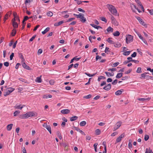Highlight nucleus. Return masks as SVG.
Here are the masks:
<instances>
[{
    "label": "nucleus",
    "instance_id": "nucleus-57",
    "mask_svg": "<svg viewBox=\"0 0 153 153\" xmlns=\"http://www.w3.org/2000/svg\"><path fill=\"white\" fill-rule=\"evenodd\" d=\"M17 41H16L13 44V48L14 49L15 48L16 44H17Z\"/></svg>",
    "mask_w": 153,
    "mask_h": 153
},
{
    "label": "nucleus",
    "instance_id": "nucleus-42",
    "mask_svg": "<svg viewBox=\"0 0 153 153\" xmlns=\"http://www.w3.org/2000/svg\"><path fill=\"white\" fill-rule=\"evenodd\" d=\"M100 19H101V20L103 21H104V22H105V23H106L107 22V20L106 19H105V18L104 17H101V18H100Z\"/></svg>",
    "mask_w": 153,
    "mask_h": 153
},
{
    "label": "nucleus",
    "instance_id": "nucleus-59",
    "mask_svg": "<svg viewBox=\"0 0 153 153\" xmlns=\"http://www.w3.org/2000/svg\"><path fill=\"white\" fill-rule=\"evenodd\" d=\"M119 64V62H117L114 63L113 64V67H115L117 66Z\"/></svg>",
    "mask_w": 153,
    "mask_h": 153
},
{
    "label": "nucleus",
    "instance_id": "nucleus-55",
    "mask_svg": "<svg viewBox=\"0 0 153 153\" xmlns=\"http://www.w3.org/2000/svg\"><path fill=\"white\" fill-rule=\"evenodd\" d=\"M8 14L7 13L4 17V23L5 22L6 20L7 19V16H8Z\"/></svg>",
    "mask_w": 153,
    "mask_h": 153
},
{
    "label": "nucleus",
    "instance_id": "nucleus-37",
    "mask_svg": "<svg viewBox=\"0 0 153 153\" xmlns=\"http://www.w3.org/2000/svg\"><path fill=\"white\" fill-rule=\"evenodd\" d=\"M130 52L131 51H126L123 53V55L125 56H127L129 55L130 54Z\"/></svg>",
    "mask_w": 153,
    "mask_h": 153
},
{
    "label": "nucleus",
    "instance_id": "nucleus-49",
    "mask_svg": "<svg viewBox=\"0 0 153 153\" xmlns=\"http://www.w3.org/2000/svg\"><path fill=\"white\" fill-rule=\"evenodd\" d=\"M14 53H11V54L10 55V60H12V59H13V57L14 56Z\"/></svg>",
    "mask_w": 153,
    "mask_h": 153
},
{
    "label": "nucleus",
    "instance_id": "nucleus-1",
    "mask_svg": "<svg viewBox=\"0 0 153 153\" xmlns=\"http://www.w3.org/2000/svg\"><path fill=\"white\" fill-rule=\"evenodd\" d=\"M15 90L14 88H8L6 89V92L4 94V95L5 97L9 95Z\"/></svg>",
    "mask_w": 153,
    "mask_h": 153
},
{
    "label": "nucleus",
    "instance_id": "nucleus-19",
    "mask_svg": "<svg viewBox=\"0 0 153 153\" xmlns=\"http://www.w3.org/2000/svg\"><path fill=\"white\" fill-rule=\"evenodd\" d=\"M105 73L106 74V76L108 77H109V76H113L114 75V73H110L108 72H105Z\"/></svg>",
    "mask_w": 153,
    "mask_h": 153
},
{
    "label": "nucleus",
    "instance_id": "nucleus-6",
    "mask_svg": "<svg viewBox=\"0 0 153 153\" xmlns=\"http://www.w3.org/2000/svg\"><path fill=\"white\" fill-rule=\"evenodd\" d=\"M22 66L24 68L26 69L29 70H32L27 65L25 62H24L22 64Z\"/></svg>",
    "mask_w": 153,
    "mask_h": 153
},
{
    "label": "nucleus",
    "instance_id": "nucleus-9",
    "mask_svg": "<svg viewBox=\"0 0 153 153\" xmlns=\"http://www.w3.org/2000/svg\"><path fill=\"white\" fill-rule=\"evenodd\" d=\"M70 111L68 109H65L62 110L61 111V112L63 114H65L69 113L70 112Z\"/></svg>",
    "mask_w": 153,
    "mask_h": 153
},
{
    "label": "nucleus",
    "instance_id": "nucleus-40",
    "mask_svg": "<svg viewBox=\"0 0 153 153\" xmlns=\"http://www.w3.org/2000/svg\"><path fill=\"white\" fill-rule=\"evenodd\" d=\"M111 22L113 24H114L117 26L118 25V23L115 19L113 21H112Z\"/></svg>",
    "mask_w": 153,
    "mask_h": 153
},
{
    "label": "nucleus",
    "instance_id": "nucleus-35",
    "mask_svg": "<svg viewBox=\"0 0 153 153\" xmlns=\"http://www.w3.org/2000/svg\"><path fill=\"white\" fill-rule=\"evenodd\" d=\"M74 128L77 131L79 132L80 133H82V131L79 129L78 127L74 126Z\"/></svg>",
    "mask_w": 153,
    "mask_h": 153
},
{
    "label": "nucleus",
    "instance_id": "nucleus-2",
    "mask_svg": "<svg viewBox=\"0 0 153 153\" xmlns=\"http://www.w3.org/2000/svg\"><path fill=\"white\" fill-rule=\"evenodd\" d=\"M133 40V36L131 35H128L126 38V42L128 44Z\"/></svg>",
    "mask_w": 153,
    "mask_h": 153
},
{
    "label": "nucleus",
    "instance_id": "nucleus-20",
    "mask_svg": "<svg viewBox=\"0 0 153 153\" xmlns=\"http://www.w3.org/2000/svg\"><path fill=\"white\" fill-rule=\"evenodd\" d=\"M50 29V28L49 27H47L43 31H42V33L43 34H45L49 31Z\"/></svg>",
    "mask_w": 153,
    "mask_h": 153
},
{
    "label": "nucleus",
    "instance_id": "nucleus-34",
    "mask_svg": "<svg viewBox=\"0 0 153 153\" xmlns=\"http://www.w3.org/2000/svg\"><path fill=\"white\" fill-rule=\"evenodd\" d=\"M86 124V122L85 121H82L80 123V125L81 126H85Z\"/></svg>",
    "mask_w": 153,
    "mask_h": 153
},
{
    "label": "nucleus",
    "instance_id": "nucleus-39",
    "mask_svg": "<svg viewBox=\"0 0 153 153\" xmlns=\"http://www.w3.org/2000/svg\"><path fill=\"white\" fill-rule=\"evenodd\" d=\"M105 79V77L102 76H100L98 77L97 80L98 81H100L101 79Z\"/></svg>",
    "mask_w": 153,
    "mask_h": 153
},
{
    "label": "nucleus",
    "instance_id": "nucleus-44",
    "mask_svg": "<svg viewBox=\"0 0 153 153\" xmlns=\"http://www.w3.org/2000/svg\"><path fill=\"white\" fill-rule=\"evenodd\" d=\"M29 19V18L27 16H25L23 19L22 22H25L27 20Z\"/></svg>",
    "mask_w": 153,
    "mask_h": 153
},
{
    "label": "nucleus",
    "instance_id": "nucleus-33",
    "mask_svg": "<svg viewBox=\"0 0 153 153\" xmlns=\"http://www.w3.org/2000/svg\"><path fill=\"white\" fill-rule=\"evenodd\" d=\"M85 74L87 75L88 76H89V77H91V76H94L96 74H97V73H96L95 74H88L86 72H85Z\"/></svg>",
    "mask_w": 153,
    "mask_h": 153
},
{
    "label": "nucleus",
    "instance_id": "nucleus-7",
    "mask_svg": "<svg viewBox=\"0 0 153 153\" xmlns=\"http://www.w3.org/2000/svg\"><path fill=\"white\" fill-rule=\"evenodd\" d=\"M111 88V85L110 83L108 84L107 85L105 86L103 89L106 91H108Z\"/></svg>",
    "mask_w": 153,
    "mask_h": 153
},
{
    "label": "nucleus",
    "instance_id": "nucleus-52",
    "mask_svg": "<svg viewBox=\"0 0 153 153\" xmlns=\"http://www.w3.org/2000/svg\"><path fill=\"white\" fill-rule=\"evenodd\" d=\"M138 36L139 38L141 40H143V39L142 35L139 33H137Z\"/></svg>",
    "mask_w": 153,
    "mask_h": 153
},
{
    "label": "nucleus",
    "instance_id": "nucleus-31",
    "mask_svg": "<svg viewBox=\"0 0 153 153\" xmlns=\"http://www.w3.org/2000/svg\"><path fill=\"white\" fill-rule=\"evenodd\" d=\"M107 30L108 32H112L113 31V29L111 27L109 26L107 29Z\"/></svg>",
    "mask_w": 153,
    "mask_h": 153
},
{
    "label": "nucleus",
    "instance_id": "nucleus-43",
    "mask_svg": "<svg viewBox=\"0 0 153 153\" xmlns=\"http://www.w3.org/2000/svg\"><path fill=\"white\" fill-rule=\"evenodd\" d=\"M136 72L138 73H140L142 72L141 71V67L138 68Z\"/></svg>",
    "mask_w": 153,
    "mask_h": 153
},
{
    "label": "nucleus",
    "instance_id": "nucleus-30",
    "mask_svg": "<svg viewBox=\"0 0 153 153\" xmlns=\"http://www.w3.org/2000/svg\"><path fill=\"white\" fill-rule=\"evenodd\" d=\"M16 30L15 29H13L12 30V32H11V35L12 36H15V34L16 33Z\"/></svg>",
    "mask_w": 153,
    "mask_h": 153
},
{
    "label": "nucleus",
    "instance_id": "nucleus-32",
    "mask_svg": "<svg viewBox=\"0 0 153 153\" xmlns=\"http://www.w3.org/2000/svg\"><path fill=\"white\" fill-rule=\"evenodd\" d=\"M101 133V131L100 129H97L95 130V133L96 135H99Z\"/></svg>",
    "mask_w": 153,
    "mask_h": 153
},
{
    "label": "nucleus",
    "instance_id": "nucleus-60",
    "mask_svg": "<svg viewBox=\"0 0 153 153\" xmlns=\"http://www.w3.org/2000/svg\"><path fill=\"white\" fill-rule=\"evenodd\" d=\"M132 71V69H129L128 71L125 72V74H128L130 73Z\"/></svg>",
    "mask_w": 153,
    "mask_h": 153
},
{
    "label": "nucleus",
    "instance_id": "nucleus-64",
    "mask_svg": "<svg viewBox=\"0 0 153 153\" xmlns=\"http://www.w3.org/2000/svg\"><path fill=\"white\" fill-rule=\"evenodd\" d=\"M148 153H153L152 150L150 149V148L149 149H148Z\"/></svg>",
    "mask_w": 153,
    "mask_h": 153
},
{
    "label": "nucleus",
    "instance_id": "nucleus-41",
    "mask_svg": "<svg viewBox=\"0 0 153 153\" xmlns=\"http://www.w3.org/2000/svg\"><path fill=\"white\" fill-rule=\"evenodd\" d=\"M92 96V95L91 94H88L87 96H84L83 97V98H86V99H89Z\"/></svg>",
    "mask_w": 153,
    "mask_h": 153
},
{
    "label": "nucleus",
    "instance_id": "nucleus-12",
    "mask_svg": "<svg viewBox=\"0 0 153 153\" xmlns=\"http://www.w3.org/2000/svg\"><path fill=\"white\" fill-rule=\"evenodd\" d=\"M25 106V105H23L22 106L21 105H16L14 106V108L15 109H19L21 110L22 108Z\"/></svg>",
    "mask_w": 153,
    "mask_h": 153
},
{
    "label": "nucleus",
    "instance_id": "nucleus-28",
    "mask_svg": "<svg viewBox=\"0 0 153 153\" xmlns=\"http://www.w3.org/2000/svg\"><path fill=\"white\" fill-rule=\"evenodd\" d=\"M123 74L121 73H118L116 76V78L118 79L120 78L122 76Z\"/></svg>",
    "mask_w": 153,
    "mask_h": 153
},
{
    "label": "nucleus",
    "instance_id": "nucleus-10",
    "mask_svg": "<svg viewBox=\"0 0 153 153\" xmlns=\"http://www.w3.org/2000/svg\"><path fill=\"white\" fill-rule=\"evenodd\" d=\"M124 136V134H122L120 136L117 138L116 140L117 142L118 143L120 142L121 140L123 138Z\"/></svg>",
    "mask_w": 153,
    "mask_h": 153
},
{
    "label": "nucleus",
    "instance_id": "nucleus-29",
    "mask_svg": "<svg viewBox=\"0 0 153 153\" xmlns=\"http://www.w3.org/2000/svg\"><path fill=\"white\" fill-rule=\"evenodd\" d=\"M120 34V32L118 31H116L113 33V35L114 36H119Z\"/></svg>",
    "mask_w": 153,
    "mask_h": 153
},
{
    "label": "nucleus",
    "instance_id": "nucleus-58",
    "mask_svg": "<svg viewBox=\"0 0 153 153\" xmlns=\"http://www.w3.org/2000/svg\"><path fill=\"white\" fill-rule=\"evenodd\" d=\"M49 83L51 85H53L54 83V81L53 80L51 79L49 81Z\"/></svg>",
    "mask_w": 153,
    "mask_h": 153
},
{
    "label": "nucleus",
    "instance_id": "nucleus-23",
    "mask_svg": "<svg viewBox=\"0 0 153 153\" xmlns=\"http://www.w3.org/2000/svg\"><path fill=\"white\" fill-rule=\"evenodd\" d=\"M13 26L14 27V29L17 28L18 27V24L16 22H14L12 23Z\"/></svg>",
    "mask_w": 153,
    "mask_h": 153
},
{
    "label": "nucleus",
    "instance_id": "nucleus-27",
    "mask_svg": "<svg viewBox=\"0 0 153 153\" xmlns=\"http://www.w3.org/2000/svg\"><path fill=\"white\" fill-rule=\"evenodd\" d=\"M150 99H151V98H149V97H148L147 98H139L138 99V100L140 101H143L146 100H150Z\"/></svg>",
    "mask_w": 153,
    "mask_h": 153
},
{
    "label": "nucleus",
    "instance_id": "nucleus-56",
    "mask_svg": "<svg viewBox=\"0 0 153 153\" xmlns=\"http://www.w3.org/2000/svg\"><path fill=\"white\" fill-rule=\"evenodd\" d=\"M36 35H34L32 37V38L30 39L29 41L30 42H32V41L36 37Z\"/></svg>",
    "mask_w": 153,
    "mask_h": 153
},
{
    "label": "nucleus",
    "instance_id": "nucleus-51",
    "mask_svg": "<svg viewBox=\"0 0 153 153\" xmlns=\"http://www.w3.org/2000/svg\"><path fill=\"white\" fill-rule=\"evenodd\" d=\"M102 57L99 55H97L96 57V60L97 61L98 59H101Z\"/></svg>",
    "mask_w": 153,
    "mask_h": 153
},
{
    "label": "nucleus",
    "instance_id": "nucleus-36",
    "mask_svg": "<svg viewBox=\"0 0 153 153\" xmlns=\"http://www.w3.org/2000/svg\"><path fill=\"white\" fill-rule=\"evenodd\" d=\"M111 39V38H108L106 41L108 42L109 43L111 44H113L114 43V41L112 40H110V39Z\"/></svg>",
    "mask_w": 153,
    "mask_h": 153
},
{
    "label": "nucleus",
    "instance_id": "nucleus-63",
    "mask_svg": "<svg viewBox=\"0 0 153 153\" xmlns=\"http://www.w3.org/2000/svg\"><path fill=\"white\" fill-rule=\"evenodd\" d=\"M39 26L40 25H36L34 28L33 30V31H35L36 30L37 28L39 27Z\"/></svg>",
    "mask_w": 153,
    "mask_h": 153
},
{
    "label": "nucleus",
    "instance_id": "nucleus-61",
    "mask_svg": "<svg viewBox=\"0 0 153 153\" xmlns=\"http://www.w3.org/2000/svg\"><path fill=\"white\" fill-rule=\"evenodd\" d=\"M149 12L151 15L153 14V9L149 10L148 9Z\"/></svg>",
    "mask_w": 153,
    "mask_h": 153
},
{
    "label": "nucleus",
    "instance_id": "nucleus-18",
    "mask_svg": "<svg viewBox=\"0 0 153 153\" xmlns=\"http://www.w3.org/2000/svg\"><path fill=\"white\" fill-rule=\"evenodd\" d=\"M146 72L142 74H141V76L140 77V79H142V78H143L144 79L147 78V77H148V76L146 75Z\"/></svg>",
    "mask_w": 153,
    "mask_h": 153
},
{
    "label": "nucleus",
    "instance_id": "nucleus-54",
    "mask_svg": "<svg viewBox=\"0 0 153 153\" xmlns=\"http://www.w3.org/2000/svg\"><path fill=\"white\" fill-rule=\"evenodd\" d=\"M42 50L41 49H40L38 50V51L37 52V54L38 55H39V54H41V53H42Z\"/></svg>",
    "mask_w": 153,
    "mask_h": 153
},
{
    "label": "nucleus",
    "instance_id": "nucleus-47",
    "mask_svg": "<svg viewBox=\"0 0 153 153\" xmlns=\"http://www.w3.org/2000/svg\"><path fill=\"white\" fill-rule=\"evenodd\" d=\"M84 15L83 14H81L80 13H79V18H80L82 19L84 18Z\"/></svg>",
    "mask_w": 153,
    "mask_h": 153
},
{
    "label": "nucleus",
    "instance_id": "nucleus-16",
    "mask_svg": "<svg viewBox=\"0 0 153 153\" xmlns=\"http://www.w3.org/2000/svg\"><path fill=\"white\" fill-rule=\"evenodd\" d=\"M19 118L22 119H24L27 118L26 113L25 114H22L19 115Z\"/></svg>",
    "mask_w": 153,
    "mask_h": 153
},
{
    "label": "nucleus",
    "instance_id": "nucleus-38",
    "mask_svg": "<svg viewBox=\"0 0 153 153\" xmlns=\"http://www.w3.org/2000/svg\"><path fill=\"white\" fill-rule=\"evenodd\" d=\"M47 14L48 16L51 17L53 15V14L51 12L49 11L47 13Z\"/></svg>",
    "mask_w": 153,
    "mask_h": 153
},
{
    "label": "nucleus",
    "instance_id": "nucleus-11",
    "mask_svg": "<svg viewBox=\"0 0 153 153\" xmlns=\"http://www.w3.org/2000/svg\"><path fill=\"white\" fill-rule=\"evenodd\" d=\"M27 118L29 117H32L34 116L35 114L33 112H28L26 113Z\"/></svg>",
    "mask_w": 153,
    "mask_h": 153
},
{
    "label": "nucleus",
    "instance_id": "nucleus-24",
    "mask_svg": "<svg viewBox=\"0 0 153 153\" xmlns=\"http://www.w3.org/2000/svg\"><path fill=\"white\" fill-rule=\"evenodd\" d=\"M111 13L113 15H116L117 14V10L115 8L113 10H111Z\"/></svg>",
    "mask_w": 153,
    "mask_h": 153
},
{
    "label": "nucleus",
    "instance_id": "nucleus-13",
    "mask_svg": "<svg viewBox=\"0 0 153 153\" xmlns=\"http://www.w3.org/2000/svg\"><path fill=\"white\" fill-rule=\"evenodd\" d=\"M123 90V89H121V90L117 91L115 92V94L116 95H121Z\"/></svg>",
    "mask_w": 153,
    "mask_h": 153
},
{
    "label": "nucleus",
    "instance_id": "nucleus-14",
    "mask_svg": "<svg viewBox=\"0 0 153 153\" xmlns=\"http://www.w3.org/2000/svg\"><path fill=\"white\" fill-rule=\"evenodd\" d=\"M90 25L92 27H94V28L96 29H99V28H102V27L100 26H97L96 25H95L94 24H90Z\"/></svg>",
    "mask_w": 153,
    "mask_h": 153
},
{
    "label": "nucleus",
    "instance_id": "nucleus-15",
    "mask_svg": "<svg viewBox=\"0 0 153 153\" xmlns=\"http://www.w3.org/2000/svg\"><path fill=\"white\" fill-rule=\"evenodd\" d=\"M64 23V22L62 21H59V22H56L54 24V26H58Z\"/></svg>",
    "mask_w": 153,
    "mask_h": 153
},
{
    "label": "nucleus",
    "instance_id": "nucleus-21",
    "mask_svg": "<svg viewBox=\"0 0 153 153\" xmlns=\"http://www.w3.org/2000/svg\"><path fill=\"white\" fill-rule=\"evenodd\" d=\"M114 45V46L115 47H118L119 48L121 46V44L120 43L117 42V43H114H114H113Z\"/></svg>",
    "mask_w": 153,
    "mask_h": 153
},
{
    "label": "nucleus",
    "instance_id": "nucleus-26",
    "mask_svg": "<svg viewBox=\"0 0 153 153\" xmlns=\"http://www.w3.org/2000/svg\"><path fill=\"white\" fill-rule=\"evenodd\" d=\"M13 126V124H10L8 125L7 126V130L8 131H10L11 129Z\"/></svg>",
    "mask_w": 153,
    "mask_h": 153
},
{
    "label": "nucleus",
    "instance_id": "nucleus-25",
    "mask_svg": "<svg viewBox=\"0 0 153 153\" xmlns=\"http://www.w3.org/2000/svg\"><path fill=\"white\" fill-rule=\"evenodd\" d=\"M56 135L60 140H61L62 139V137L61 134L59 131H57Z\"/></svg>",
    "mask_w": 153,
    "mask_h": 153
},
{
    "label": "nucleus",
    "instance_id": "nucleus-3",
    "mask_svg": "<svg viewBox=\"0 0 153 153\" xmlns=\"http://www.w3.org/2000/svg\"><path fill=\"white\" fill-rule=\"evenodd\" d=\"M122 123L121 121L118 122L115 125V126L114 128V131H115L118 129L121 126Z\"/></svg>",
    "mask_w": 153,
    "mask_h": 153
},
{
    "label": "nucleus",
    "instance_id": "nucleus-8",
    "mask_svg": "<svg viewBox=\"0 0 153 153\" xmlns=\"http://www.w3.org/2000/svg\"><path fill=\"white\" fill-rule=\"evenodd\" d=\"M106 6L110 12H111V10L115 8L114 6L109 4H107Z\"/></svg>",
    "mask_w": 153,
    "mask_h": 153
},
{
    "label": "nucleus",
    "instance_id": "nucleus-46",
    "mask_svg": "<svg viewBox=\"0 0 153 153\" xmlns=\"http://www.w3.org/2000/svg\"><path fill=\"white\" fill-rule=\"evenodd\" d=\"M20 113V111H15L13 113L14 116H17Z\"/></svg>",
    "mask_w": 153,
    "mask_h": 153
},
{
    "label": "nucleus",
    "instance_id": "nucleus-22",
    "mask_svg": "<svg viewBox=\"0 0 153 153\" xmlns=\"http://www.w3.org/2000/svg\"><path fill=\"white\" fill-rule=\"evenodd\" d=\"M78 118V117L76 116H73L71 117L70 120L71 121H74L76 120Z\"/></svg>",
    "mask_w": 153,
    "mask_h": 153
},
{
    "label": "nucleus",
    "instance_id": "nucleus-48",
    "mask_svg": "<svg viewBox=\"0 0 153 153\" xmlns=\"http://www.w3.org/2000/svg\"><path fill=\"white\" fill-rule=\"evenodd\" d=\"M118 80L117 79H116L114 80L112 82V84L113 85H116L117 82Z\"/></svg>",
    "mask_w": 153,
    "mask_h": 153
},
{
    "label": "nucleus",
    "instance_id": "nucleus-45",
    "mask_svg": "<svg viewBox=\"0 0 153 153\" xmlns=\"http://www.w3.org/2000/svg\"><path fill=\"white\" fill-rule=\"evenodd\" d=\"M149 138V136L148 135L146 134L145 136L144 140L145 141H147Z\"/></svg>",
    "mask_w": 153,
    "mask_h": 153
},
{
    "label": "nucleus",
    "instance_id": "nucleus-53",
    "mask_svg": "<svg viewBox=\"0 0 153 153\" xmlns=\"http://www.w3.org/2000/svg\"><path fill=\"white\" fill-rule=\"evenodd\" d=\"M109 48L108 47H106L105 48V53L108 54V52H109Z\"/></svg>",
    "mask_w": 153,
    "mask_h": 153
},
{
    "label": "nucleus",
    "instance_id": "nucleus-50",
    "mask_svg": "<svg viewBox=\"0 0 153 153\" xmlns=\"http://www.w3.org/2000/svg\"><path fill=\"white\" fill-rule=\"evenodd\" d=\"M137 55V53L136 52H134L131 55V56L132 57H135Z\"/></svg>",
    "mask_w": 153,
    "mask_h": 153
},
{
    "label": "nucleus",
    "instance_id": "nucleus-17",
    "mask_svg": "<svg viewBox=\"0 0 153 153\" xmlns=\"http://www.w3.org/2000/svg\"><path fill=\"white\" fill-rule=\"evenodd\" d=\"M41 76H40V77H36V79L35 80V81L37 82H42V79H41Z\"/></svg>",
    "mask_w": 153,
    "mask_h": 153
},
{
    "label": "nucleus",
    "instance_id": "nucleus-62",
    "mask_svg": "<svg viewBox=\"0 0 153 153\" xmlns=\"http://www.w3.org/2000/svg\"><path fill=\"white\" fill-rule=\"evenodd\" d=\"M4 65L6 67H8L9 65V63L7 62H4Z\"/></svg>",
    "mask_w": 153,
    "mask_h": 153
},
{
    "label": "nucleus",
    "instance_id": "nucleus-5",
    "mask_svg": "<svg viewBox=\"0 0 153 153\" xmlns=\"http://www.w3.org/2000/svg\"><path fill=\"white\" fill-rule=\"evenodd\" d=\"M43 126L47 129L51 134V128L50 126L47 125L46 123V124H45V123H44L43 125Z\"/></svg>",
    "mask_w": 153,
    "mask_h": 153
},
{
    "label": "nucleus",
    "instance_id": "nucleus-4",
    "mask_svg": "<svg viewBox=\"0 0 153 153\" xmlns=\"http://www.w3.org/2000/svg\"><path fill=\"white\" fill-rule=\"evenodd\" d=\"M139 21V22L142 25L146 27L147 25L146 24H145L143 20L139 17H135Z\"/></svg>",
    "mask_w": 153,
    "mask_h": 153
}]
</instances>
